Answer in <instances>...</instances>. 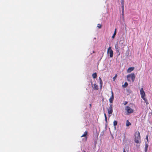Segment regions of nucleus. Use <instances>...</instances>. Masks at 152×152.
<instances>
[{
  "mask_svg": "<svg viewBox=\"0 0 152 152\" xmlns=\"http://www.w3.org/2000/svg\"><path fill=\"white\" fill-rule=\"evenodd\" d=\"M134 141L136 143H140L141 142L140 133L139 131L135 132L134 135Z\"/></svg>",
  "mask_w": 152,
  "mask_h": 152,
  "instance_id": "obj_1",
  "label": "nucleus"
},
{
  "mask_svg": "<svg viewBox=\"0 0 152 152\" xmlns=\"http://www.w3.org/2000/svg\"><path fill=\"white\" fill-rule=\"evenodd\" d=\"M135 75L134 73H131L127 76V78L128 81H130L131 80L133 82L135 79Z\"/></svg>",
  "mask_w": 152,
  "mask_h": 152,
  "instance_id": "obj_2",
  "label": "nucleus"
},
{
  "mask_svg": "<svg viewBox=\"0 0 152 152\" xmlns=\"http://www.w3.org/2000/svg\"><path fill=\"white\" fill-rule=\"evenodd\" d=\"M125 109L127 114L132 113L134 112V110L128 106L126 107Z\"/></svg>",
  "mask_w": 152,
  "mask_h": 152,
  "instance_id": "obj_3",
  "label": "nucleus"
},
{
  "mask_svg": "<svg viewBox=\"0 0 152 152\" xmlns=\"http://www.w3.org/2000/svg\"><path fill=\"white\" fill-rule=\"evenodd\" d=\"M107 53H109L110 54V57L111 58L113 57V51L111 49V47H110L108 49Z\"/></svg>",
  "mask_w": 152,
  "mask_h": 152,
  "instance_id": "obj_4",
  "label": "nucleus"
},
{
  "mask_svg": "<svg viewBox=\"0 0 152 152\" xmlns=\"http://www.w3.org/2000/svg\"><path fill=\"white\" fill-rule=\"evenodd\" d=\"M107 111L108 113L109 114H111L113 112V104H110V107L109 108L107 109Z\"/></svg>",
  "mask_w": 152,
  "mask_h": 152,
  "instance_id": "obj_5",
  "label": "nucleus"
},
{
  "mask_svg": "<svg viewBox=\"0 0 152 152\" xmlns=\"http://www.w3.org/2000/svg\"><path fill=\"white\" fill-rule=\"evenodd\" d=\"M140 94L141 98H145V94L143 90V88H141L140 90Z\"/></svg>",
  "mask_w": 152,
  "mask_h": 152,
  "instance_id": "obj_6",
  "label": "nucleus"
},
{
  "mask_svg": "<svg viewBox=\"0 0 152 152\" xmlns=\"http://www.w3.org/2000/svg\"><path fill=\"white\" fill-rule=\"evenodd\" d=\"M111 96L109 99L110 102L111 103L113 102V101L114 99L113 93L112 91H111Z\"/></svg>",
  "mask_w": 152,
  "mask_h": 152,
  "instance_id": "obj_7",
  "label": "nucleus"
},
{
  "mask_svg": "<svg viewBox=\"0 0 152 152\" xmlns=\"http://www.w3.org/2000/svg\"><path fill=\"white\" fill-rule=\"evenodd\" d=\"M134 67H130L128 68V69L127 70V72L128 73H130L132 71L134 70Z\"/></svg>",
  "mask_w": 152,
  "mask_h": 152,
  "instance_id": "obj_8",
  "label": "nucleus"
},
{
  "mask_svg": "<svg viewBox=\"0 0 152 152\" xmlns=\"http://www.w3.org/2000/svg\"><path fill=\"white\" fill-rule=\"evenodd\" d=\"M88 134V132L87 131H86L84 132V134L81 136V137H85L86 138V140H87V137L86 136V135H87Z\"/></svg>",
  "mask_w": 152,
  "mask_h": 152,
  "instance_id": "obj_9",
  "label": "nucleus"
},
{
  "mask_svg": "<svg viewBox=\"0 0 152 152\" xmlns=\"http://www.w3.org/2000/svg\"><path fill=\"white\" fill-rule=\"evenodd\" d=\"M115 48L117 52L118 53H119L118 55H119V54H120V53H119V50L118 47V46L117 44H115Z\"/></svg>",
  "mask_w": 152,
  "mask_h": 152,
  "instance_id": "obj_10",
  "label": "nucleus"
},
{
  "mask_svg": "<svg viewBox=\"0 0 152 152\" xmlns=\"http://www.w3.org/2000/svg\"><path fill=\"white\" fill-rule=\"evenodd\" d=\"M93 88L94 89L98 90V86L96 84H94L93 86H92Z\"/></svg>",
  "mask_w": 152,
  "mask_h": 152,
  "instance_id": "obj_11",
  "label": "nucleus"
},
{
  "mask_svg": "<svg viewBox=\"0 0 152 152\" xmlns=\"http://www.w3.org/2000/svg\"><path fill=\"white\" fill-rule=\"evenodd\" d=\"M122 14L123 15L124 13V2H122Z\"/></svg>",
  "mask_w": 152,
  "mask_h": 152,
  "instance_id": "obj_12",
  "label": "nucleus"
},
{
  "mask_svg": "<svg viewBox=\"0 0 152 152\" xmlns=\"http://www.w3.org/2000/svg\"><path fill=\"white\" fill-rule=\"evenodd\" d=\"M131 125V123L128 120L126 121V125L127 126H129Z\"/></svg>",
  "mask_w": 152,
  "mask_h": 152,
  "instance_id": "obj_13",
  "label": "nucleus"
},
{
  "mask_svg": "<svg viewBox=\"0 0 152 152\" xmlns=\"http://www.w3.org/2000/svg\"><path fill=\"white\" fill-rule=\"evenodd\" d=\"M148 144L146 142L145 144V152H147V149H148Z\"/></svg>",
  "mask_w": 152,
  "mask_h": 152,
  "instance_id": "obj_14",
  "label": "nucleus"
},
{
  "mask_svg": "<svg viewBox=\"0 0 152 152\" xmlns=\"http://www.w3.org/2000/svg\"><path fill=\"white\" fill-rule=\"evenodd\" d=\"M116 30H117V29L116 28H115V31H114V34L112 36V38L113 39H114V38H115V36L116 35Z\"/></svg>",
  "mask_w": 152,
  "mask_h": 152,
  "instance_id": "obj_15",
  "label": "nucleus"
},
{
  "mask_svg": "<svg viewBox=\"0 0 152 152\" xmlns=\"http://www.w3.org/2000/svg\"><path fill=\"white\" fill-rule=\"evenodd\" d=\"M117 123H118L117 121H113V125H114V126L115 127V128H116V125L117 124Z\"/></svg>",
  "mask_w": 152,
  "mask_h": 152,
  "instance_id": "obj_16",
  "label": "nucleus"
},
{
  "mask_svg": "<svg viewBox=\"0 0 152 152\" xmlns=\"http://www.w3.org/2000/svg\"><path fill=\"white\" fill-rule=\"evenodd\" d=\"M92 76L94 78H95L97 77V74L96 73H93L92 75Z\"/></svg>",
  "mask_w": 152,
  "mask_h": 152,
  "instance_id": "obj_17",
  "label": "nucleus"
},
{
  "mask_svg": "<svg viewBox=\"0 0 152 152\" xmlns=\"http://www.w3.org/2000/svg\"><path fill=\"white\" fill-rule=\"evenodd\" d=\"M142 99L144 100L145 102L147 105L148 104H149L148 102V101L146 98H145V97Z\"/></svg>",
  "mask_w": 152,
  "mask_h": 152,
  "instance_id": "obj_18",
  "label": "nucleus"
},
{
  "mask_svg": "<svg viewBox=\"0 0 152 152\" xmlns=\"http://www.w3.org/2000/svg\"><path fill=\"white\" fill-rule=\"evenodd\" d=\"M128 85V84L127 82L125 83L124 85H122V86L123 87L126 88V87Z\"/></svg>",
  "mask_w": 152,
  "mask_h": 152,
  "instance_id": "obj_19",
  "label": "nucleus"
},
{
  "mask_svg": "<svg viewBox=\"0 0 152 152\" xmlns=\"http://www.w3.org/2000/svg\"><path fill=\"white\" fill-rule=\"evenodd\" d=\"M102 25L100 24H98L97 25V27H98L99 28H100L102 27Z\"/></svg>",
  "mask_w": 152,
  "mask_h": 152,
  "instance_id": "obj_20",
  "label": "nucleus"
},
{
  "mask_svg": "<svg viewBox=\"0 0 152 152\" xmlns=\"http://www.w3.org/2000/svg\"><path fill=\"white\" fill-rule=\"evenodd\" d=\"M117 77V75H116L115 76L113 77V81H115V79H116V77Z\"/></svg>",
  "mask_w": 152,
  "mask_h": 152,
  "instance_id": "obj_21",
  "label": "nucleus"
},
{
  "mask_svg": "<svg viewBox=\"0 0 152 152\" xmlns=\"http://www.w3.org/2000/svg\"><path fill=\"white\" fill-rule=\"evenodd\" d=\"M100 83L101 85V86H102V84H103V82L102 80H101L100 81Z\"/></svg>",
  "mask_w": 152,
  "mask_h": 152,
  "instance_id": "obj_22",
  "label": "nucleus"
},
{
  "mask_svg": "<svg viewBox=\"0 0 152 152\" xmlns=\"http://www.w3.org/2000/svg\"><path fill=\"white\" fill-rule=\"evenodd\" d=\"M128 103V102L126 101L125 102H124V105H126Z\"/></svg>",
  "mask_w": 152,
  "mask_h": 152,
  "instance_id": "obj_23",
  "label": "nucleus"
},
{
  "mask_svg": "<svg viewBox=\"0 0 152 152\" xmlns=\"http://www.w3.org/2000/svg\"><path fill=\"white\" fill-rule=\"evenodd\" d=\"M107 117H105V121L106 122H107Z\"/></svg>",
  "mask_w": 152,
  "mask_h": 152,
  "instance_id": "obj_24",
  "label": "nucleus"
},
{
  "mask_svg": "<svg viewBox=\"0 0 152 152\" xmlns=\"http://www.w3.org/2000/svg\"><path fill=\"white\" fill-rule=\"evenodd\" d=\"M148 135H147L146 136V140H147V141H148Z\"/></svg>",
  "mask_w": 152,
  "mask_h": 152,
  "instance_id": "obj_25",
  "label": "nucleus"
},
{
  "mask_svg": "<svg viewBox=\"0 0 152 152\" xmlns=\"http://www.w3.org/2000/svg\"><path fill=\"white\" fill-rule=\"evenodd\" d=\"M104 117H105H105H107L106 116V114L105 113H104Z\"/></svg>",
  "mask_w": 152,
  "mask_h": 152,
  "instance_id": "obj_26",
  "label": "nucleus"
},
{
  "mask_svg": "<svg viewBox=\"0 0 152 152\" xmlns=\"http://www.w3.org/2000/svg\"><path fill=\"white\" fill-rule=\"evenodd\" d=\"M89 105H90V108H91V104H90Z\"/></svg>",
  "mask_w": 152,
  "mask_h": 152,
  "instance_id": "obj_27",
  "label": "nucleus"
},
{
  "mask_svg": "<svg viewBox=\"0 0 152 152\" xmlns=\"http://www.w3.org/2000/svg\"><path fill=\"white\" fill-rule=\"evenodd\" d=\"M123 152H126L125 150V149L124 148V149H123Z\"/></svg>",
  "mask_w": 152,
  "mask_h": 152,
  "instance_id": "obj_28",
  "label": "nucleus"
},
{
  "mask_svg": "<svg viewBox=\"0 0 152 152\" xmlns=\"http://www.w3.org/2000/svg\"><path fill=\"white\" fill-rule=\"evenodd\" d=\"M99 79L100 81L101 80H102L101 78L100 77H99Z\"/></svg>",
  "mask_w": 152,
  "mask_h": 152,
  "instance_id": "obj_29",
  "label": "nucleus"
},
{
  "mask_svg": "<svg viewBox=\"0 0 152 152\" xmlns=\"http://www.w3.org/2000/svg\"><path fill=\"white\" fill-rule=\"evenodd\" d=\"M83 152H86L85 151H84Z\"/></svg>",
  "mask_w": 152,
  "mask_h": 152,
  "instance_id": "obj_30",
  "label": "nucleus"
}]
</instances>
